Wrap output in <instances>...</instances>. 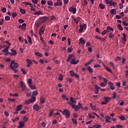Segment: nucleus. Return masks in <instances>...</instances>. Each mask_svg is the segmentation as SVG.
<instances>
[{"label": "nucleus", "mask_w": 128, "mask_h": 128, "mask_svg": "<svg viewBox=\"0 0 128 128\" xmlns=\"http://www.w3.org/2000/svg\"><path fill=\"white\" fill-rule=\"evenodd\" d=\"M11 52H9L8 54H9L11 56H16L17 53L16 50H13L12 49H11Z\"/></svg>", "instance_id": "11"}, {"label": "nucleus", "mask_w": 128, "mask_h": 128, "mask_svg": "<svg viewBox=\"0 0 128 128\" xmlns=\"http://www.w3.org/2000/svg\"><path fill=\"white\" fill-rule=\"evenodd\" d=\"M36 14L38 16H40V14H42V11L38 10L34 13V16H36Z\"/></svg>", "instance_id": "29"}, {"label": "nucleus", "mask_w": 128, "mask_h": 128, "mask_svg": "<svg viewBox=\"0 0 128 128\" xmlns=\"http://www.w3.org/2000/svg\"><path fill=\"white\" fill-rule=\"evenodd\" d=\"M20 84L21 86L22 92H24L26 90V84H24V82L22 81H20Z\"/></svg>", "instance_id": "3"}, {"label": "nucleus", "mask_w": 128, "mask_h": 128, "mask_svg": "<svg viewBox=\"0 0 128 128\" xmlns=\"http://www.w3.org/2000/svg\"><path fill=\"white\" fill-rule=\"evenodd\" d=\"M48 6H52L54 4V3L52 2V1H48Z\"/></svg>", "instance_id": "46"}, {"label": "nucleus", "mask_w": 128, "mask_h": 128, "mask_svg": "<svg viewBox=\"0 0 128 128\" xmlns=\"http://www.w3.org/2000/svg\"><path fill=\"white\" fill-rule=\"evenodd\" d=\"M94 128H102V126L100 124H94Z\"/></svg>", "instance_id": "44"}, {"label": "nucleus", "mask_w": 128, "mask_h": 128, "mask_svg": "<svg viewBox=\"0 0 128 128\" xmlns=\"http://www.w3.org/2000/svg\"><path fill=\"white\" fill-rule=\"evenodd\" d=\"M70 104H76V101L74 100L72 97H71L70 98Z\"/></svg>", "instance_id": "31"}, {"label": "nucleus", "mask_w": 128, "mask_h": 128, "mask_svg": "<svg viewBox=\"0 0 128 128\" xmlns=\"http://www.w3.org/2000/svg\"><path fill=\"white\" fill-rule=\"evenodd\" d=\"M104 100L106 102H110V100H112V98H109V97H104Z\"/></svg>", "instance_id": "17"}, {"label": "nucleus", "mask_w": 128, "mask_h": 128, "mask_svg": "<svg viewBox=\"0 0 128 128\" xmlns=\"http://www.w3.org/2000/svg\"><path fill=\"white\" fill-rule=\"evenodd\" d=\"M74 57V55L72 54H70V55L68 56V58H67L66 61L67 62H70V60H72V58Z\"/></svg>", "instance_id": "20"}, {"label": "nucleus", "mask_w": 128, "mask_h": 128, "mask_svg": "<svg viewBox=\"0 0 128 128\" xmlns=\"http://www.w3.org/2000/svg\"><path fill=\"white\" fill-rule=\"evenodd\" d=\"M69 12H72L74 14H75L76 12V8L71 6L69 8Z\"/></svg>", "instance_id": "5"}, {"label": "nucleus", "mask_w": 128, "mask_h": 128, "mask_svg": "<svg viewBox=\"0 0 128 128\" xmlns=\"http://www.w3.org/2000/svg\"><path fill=\"white\" fill-rule=\"evenodd\" d=\"M12 16L13 18H16V16H18V13L16 12H13L12 14Z\"/></svg>", "instance_id": "40"}, {"label": "nucleus", "mask_w": 128, "mask_h": 128, "mask_svg": "<svg viewBox=\"0 0 128 128\" xmlns=\"http://www.w3.org/2000/svg\"><path fill=\"white\" fill-rule=\"evenodd\" d=\"M26 62H27V66L28 68H30V64H32V62L30 60V59H26Z\"/></svg>", "instance_id": "13"}, {"label": "nucleus", "mask_w": 128, "mask_h": 128, "mask_svg": "<svg viewBox=\"0 0 128 128\" xmlns=\"http://www.w3.org/2000/svg\"><path fill=\"white\" fill-rule=\"evenodd\" d=\"M22 105L20 104V105H18V106H16L15 110H17L20 112V110H22Z\"/></svg>", "instance_id": "15"}, {"label": "nucleus", "mask_w": 128, "mask_h": 128, "mask_svg": "<svg viewBox=\"0 0 128 128\" xmlns=\"http://www.w3.org/2000/svg\"><path fill=\"white\" fill-rule=\"evenodd\" d=\"M63 78H64V76H62V74H60L59 76H58L59 80H62Z\"/></svg>", "instance_id": "35"}, {"label": "nucleus", "mask_w": 128, "mask_h": 128, "mask_svg": "<svg viewBox=\"0 0 128 128\" xmlns=\"http://www.w3.org/2000/svg\"><path fill=\"white\" fill-rule=\"evenodd\" d=\"M46 4V0H41V4Z\"/></svg>", "instance_id": "55"}, {"label": "nucleus", "mask_w": 128, "mask_h": 128, "mask_svg": "<svg viewBox=\"0 0 128 128\" xmlns=\"http://www.w3.org/2000/svg\"><path fill=\"white\" fill-rule=\"evenodd\" d=\"M89 72H91V74H92L94 72V70L92 68V67L90 66H88L87 68Z\"/></svg>", "instance_id": "19"}, {"label": "nucleus", "mask_w": 128, "mask_h": 128, "mask_svg": "<svg viewBox=\"0 0 128 128\" xmlns=\"http://www.w3.org/2000/svg\"><path fill=\"white\" fill-rule=\"evenodd\" d=\"M110 32V31H108V30H104L102 32V36H104V34H108Z\"/></svg>", "instance_id": "32"}, {"label": "nucleus", "mask_w": 128, "mask_h": 128, "mask_svg": "<svg viewBox=\"0 0 128 128\" xmlns=\"http://www.w3.org/2000/svg\"><path fill=\"white\" fill-rule=\"evenodd\" d=\"M10 49V46H6V48H4V50H2V52H6V54L10 53L8 52V50Z\"/></svg>", "instance_id": "14"}, {"label": "nucleus", "mask_w": 128, "mask_h": 128, "mask_svg": "<svg viewBox=\"0 0 128 128\" xmlns=\"http://www.w3.org/2000/svg\"><path fill=\"white\" fill-rule=\"evenodd\" d=\"M104 118L106 119V122H110V120L108 116H105Z\"/></svg>", "instance_id": "38"}, {"label": "nucleus", "mask_w": 128, "mask_h": 128, "mask_svg": "<svg viewBox=\"0 0 128 128\" xmlns=\"http://www.w3.org/2000/svg\"><path fill=\"white\" fill-rule=\"evenodd\" d=\"M44 26H43L40 28V31L39 32V34H40V36H42V34H44Z\"/></svg>", "instance_id": "9"}, {"label": "nucleus", "mask_w": 128, "mask_h": 128, "mask_svg": "<svg viewBox=\"0 0 128 128\" xmlns=\"http://www.w3.org/2000/svg\"><path fill=\"white\" fill-rule=\"evenodd\" d=\"M74 109L75 110L76 112H78L80 110V108H78V106H75V108H74Z\"/></svg>", "instance_id": "58"}, {"label": "nucleus", "mask_w": 128, "mask_h": 128, "mask_svg": "<svg viewBox=\"0 0 128 128\" xmlns=\"http://www.w3.org/2000/svg\"><path fill=\"white\" fill-rule=\"evenodd\" d=\"M118 102H120V106H124V102L122 100H120Z\"/></svg>", "instance_id": "43"}, {"label": "nucleus", "mask_w": 128, "mask_h": 128, "mask_svg": "<svg viewBox=\"0 0 128 128\" xmlns=\"http://www.w3.org/2000/svg\"><path fill=\"white\" fill-rule=\"evenodd\" d=\"M110 12L112 14H116V9H112L110 10Z\"/></svg>", "instance_id": "21"}, {"label": "nucleus", "mask_w": 128, "mask_h": 128, "mask_svg": "<svg viewBox=\"0 0 128 128\" xmlns=\"http://www.w3.org/2000/svg\"><path fill=\"white\" fill-rule=\"evenodd\" d=\"M78 62H80V60H78L76 61V58H72V60L70 61V64H77L78 63Z\"/></svg>", "instance_id": "4"}, {"label": "nucleus", "mask_w": 128, "mask_h": 128, "mask_svg": "<svg viewBox=\"0 0 128 128\" xmlns=\"http://www.w3.org/2000/svg\"><path fill=\"white\" fill-rule=\"evenodd\" d=\"M99 7L100 8H101V10H104V8H106V6H104L102 4H99Z\"/></svg>", "instance_id": "25"}, {"label": "nucleus", "mask_w": 128, "mask_h": 128, "mask_svg": "<svg viewBox=\"0 0 128 128\" xmlns=\"http://www.w3.org/2000/svg\"><path fill=\"white\" fill-rule=\"evenodd\" d=\"M86 41L84 40V38H80L79 40V44H84Z\"/></svg>", "instance_id": "12"}, {"label": "nucleus", "mask_w": 128, "mask_h": 128, "mask_svg": "<svg viewBox=\"0 0 128 128\" xmlns=\"http://www.w3.org/2000/svg\"><path fill=\"white\" fill-rule=\"evenodd\" d=\"M54 110H50V114H49V116H50H50H52V114H54Z\"/></svg>", "instance_id": "47"}, {"label": "nucleus", "mask_w": 128, "mask_h": 128, "mask_svg": "<svg viewBox=\"0 0 128 128\" xmlns=\"http://www.w3.org/2000/svg\"><path fill=\"white\" fill-rule=\"evenodd\" d=\"M105 67V69L106 70H107V72H110L112 74V69L108 67V66H104Z\"/></svg>", "instance_id": "27"}, {"label": "nucleus", "mask_w": 128, "mask_h": 128, "mask_svg": "<svg viewBox=\"0 0 128 128\" xmlns=\"http://www.w3.org/2000/svg\"><path fill=\"white\" fill-rule=\"evenodd\" d=\"M30 100L31 101V102H34L36 100V98L34 96H32L30 99Z\"/></svg>", "instance_id": "18"}, {"label": "nucleus", "mask_w": 128, "mask_h": 128, "mask_svg": "<svg viewBox=\"0 0 128 128\" xmlns=\"http://www.w3.org/2000/svg\"><path fill=\"white\" fill-rule=\"evenodd\" d=\"M122 24H124V26H128V23H126V22L124 21H122Z\"/></svg>", "instance_id": "61"}, {"label": "nucleus", "mask_w": 128, "mask_h": 128, "mask_svg": "<svg viewBox=\"0 0 128 128\" xmlns=\"http://www.w3.org/2000/svg\"><path fill=\"white\" fill-rule=\"evenodd\" d=\"M40 20H42V22H44L48 20V18L46 16L42 17L40 18Z\"/></svg>", "instance_id": "23"}, {"label": "nucleus", "mask_w": 128, "mask_h": 128, "mask_svg": "<svg viewBox=\"0 0 128 128\" xmlns=\"http://www.w3.org/2000/svg\"><path fill=\"white\" fill-rule=\"evenodd\" d=\"M62 114L65 116L66 118H68L70 116V112L68 109H64L63 112H62Z\"/></svg>", "instance_id": "2"}, {"label": "nucleus", "mask_w": 128, "mask_h": 128, "mask_svg": "<svg viewBox=\"0 0 128 128\" xmlns=\"http://www.w3.org/2000/svg\"><path fill=\"white\" fill-rule=\"evenodd\" d=\"M108 84L110 90H114V89L116 88H114V83H112L110 82H108Z\"/></svg>", "instance_id": "6"}, {"label": "nucleus", "mask_w": 128, "mask_h": 128, "mask_svg": "<svg viewBox=\"0 0 128 128\" xmlns=\"http://www.w3.org/2000/svg\"><path fill=\"white\" fill-rule=\"evenodd\" d=\"M106 28L108 30H111L112 32H114V28H112L110 26H108L106 27Z\"/></svg>", "instance_id": "42"}, {"label": "nucleus", "mask_w": 128, "mask_h": 128, "mask_svg": "<svg viewBox=\"0 0 128 128\" xmlns=\"http://www.w3.org/2000/svg\"><path fill=\"white\" fill-rule=\"evenodd\" d=\"M118 28L120 30H123L124 29L122 28V25L120 24H118Z\"/></svg>", "instance_id": "39"}, {"label": "nucleus", "mask_w": 128, "mask_h": 128, "mask_svg": "<svg viewBox=\"0 0 128 128\" xmlns=\"http://www.w3.org/2000/svg\"><path fill=\"white\" fill-rule=\"evenodd\" d=\"M72 120L74 124H78V122L74 118H72Z\"/></svg>", "instance_id": "34"}, {"label": "nucleus", "mask_w": 128, "mask_h": 128, "mask_svg": "<svg viewBox=\"0 0 128 128\" xmlns=\"http://www.w3.org/2000/svg\"><path fill=\"white\" fill-rule=\"evenodd\" d=\"M35 54L37 56H40V58H42V54L38 52H36Z\"/></svg>", "instance_id": "30"}, {"label": "nucleus", "mask_w": 128, "mask_h": 128, "mask_svg": "<svg viewBox=\"0 0 128 128\" xmlns=\"http://www.w3.org/2000/svg\"><path fill=\"white\" fill-rule=\"evenodd\" d=\"M119 6H120V10H122V8H124V4H120Z\"/></svg>", "instance_id": "56"}, {"label": "nucleus", "mask_w": 128, "mask_h": 128, "mask_svg": "<svg viewBox=\"0 0 128 128\" xmlns=\"http://www.w3.org/2000/svg\"><path fill=\"white\" fill-rule=\"evenodd\" d=\"M4 24V18L0 19V26Z\"/></svg>", "instance_id": "60"}, {"label": "nucleus", "mask_w": 128, "mask_h": 128, "mask_svg": "<svg viewBox=\"0 0 128 128\" xmlns=\"http://www.w3.org/2000/svg\"><path fill=\"white\" fill-rule=\"evenodd\" d=\"M24 126V121H20L19 122V126L18 128H23Z\"/></svg>", "instance_id": "10"}, {"label": "nucleus", "mask_w": 128, "mask_h": 128, "mask_svg": "<svg viewBox=\"0 0 128 128\" xmlns=\"http://www.w3.org/2000/svg\"><path fill=\"white\" fill-rule=\"evenodd\" d=\"M109 38H114V34L112 32L109 33Z\"/></svg>", "instance_id": "52"}, {"label": "nucleus", "mask_w": 128, "mask_h": 128, "mask_svg": "<svg viewBox=\"0 0 128 128\" xmlns=\"http://www.w3.org/2000/svg\"><path fill=\"white\" fill-rule=\"evenodd\" d=\"M119 118H120V120H126V118L124 116H119Z\"/></svg>", "instance_id": "45"}, {"label": "nucleus", "mask_w": 128, "mask_h": 128, "mask_svg": "<svg viewBox=\"0 0 128 128\" xmlns=\"http://www.w3.org/2000/svg\"><path fill=\"white\" fill-rule=\"evenodd\" d=\"M80 28L79 29V32L82 33V31L84 30V26L82 24H81L80 26Z\"/></svg>", "instance_id": "24"}, {"label": "nucleus", "mask_w": 128, "mask_h": 128, "mask_svg": "<svg viewBox=\"0 0 128 128\" xmlns=\"http://www.w3.org/2000/svg\"><path fill=\"white\" fill-rule=\"evenodd\" d=\"M122 60V58H120V57L117 56L115 59V62H118V60Z\"/></svg>", "instance_id": "48"}, {"label": "nucleus", "mask_w": 128, "mask_h": 128, "mask_svg": "<svg viewBox=\"0 0 128 128\" xmlns=\"http://www.w3.org/2000/svg\"><path fill=\"white\" fill-rule=\"evenodd\" d=\"M28 82L29 84H32V78L28 79Z\"/></svg>", "instance_id": "54"}, {"label": "nucleus", "mask_w": 128, "mask_h": 128, "mask_svg": "<svg viewBox=\"0 0 128 128\" xmlns=\"http://www.w3.org/2000/svg\"><path fill=\"white\" fill-rule=\"evenodd\" d=\"M94 88H94V94H98V90H100V87L96 84L94 85Z\"/></svg>", "instance_id": "7"}, {"label": "nucleus", "mask_w": 128, "mask_h": 128, "mask_svg": "<svg viewBox=\"0 0 128 128\" xmlns=\"http://www.w3.org/2000/svg\"><path fill=\"white\" fill-rule=\"evenodd\" d=\"M90 106L92 108V110H96V106L94 105L92 103L90 104Z\"/></svg>", "instance_id": "22"}, {"label": "nucleus", "mask_w": 128, "mask_h": 128, "mask_svg": "<svg viewBox=\"0 0 128 128\" xmlns=\"http://www.w3.org/2000/svg\"><path fill=\"white\" fill-rule=\"evenodd\" d=\"M72 52V48H68V52Z\"/></svg>", "instance_id": "62"}, {"label": "nucleus", "mask_w": 128, "mask_h": 128, "mask_svg": "<svg viewBox=\"0 0 128 128\" xmlns=\"http://www.w3.org/2000/svg\"><path fill=\"white\" fill-rule=\"evenodd\" d=\"M100 86H102V88H104L105 86H106V85L104 84V82H102L100 84Z\"/></svg>", "instance_id": "49"}, {"label": "nucleus", "mask_w": 128, "mask_h": 128, "mask_svg": "<svg viewBox=\"0 0 128 128\" xmlns=\"http://www.w3.org/2000/svg\"><path fill=\"white\" fill-rule=\"evenodd\" d=\"M18 22H21V24H24V20L22 19V18H20L18 20Z\"/></svg>", "instance_id": "51"}, {"label": "nucleus", "mask_w": 128, "mask_h": 128, "mask_svg": "<svg viewBox=\"0 0 128 128\" xmlns=\"http://www.w3.org/2000/svg\"><path fill=\"white\" fill-rule=\"evenodd\" d=\"M28 118L24 116L23 117V120H24V122H28Z\"/></svg>", "instance_id": "36"}, {"label": "nucleus", "mask_w": 128, "mask_h": 128, "mask_svg": "<svg viewBox=\"0 0 128 128\" xmlns=\"http://www.w3.org/2000/svg\"><path fill=\"white\" fill-rule=\"evenodd\" d=\"M28 42H30V44H32V38L30 36H28Z\"/></svg>", "instance_id": "37"}, {"label": "nucleus", "mask_w": 128, "mask_h": 128, "mask_svg": "<svg viewBox=\"0 0 128 128\" xmlns=\"http://www.w3.org/2000/svg\"><path fill=\"white\" fill-rule=\"evenodd\" d=\"M33 96H38V91H34L32 92Z\"/></svg>", "instance_id": "53"}, {"label": "nucleus", "mask_w": 128, "mask_h": 128, "mask_svg": "<svg viewBox=\"0 0 128 128\" xmlns=\"http://www.w3.org/2000/svg\"><path fill=\"white\" fill-rule=\"evenodd\" d=\"M18 66V62H15L14 61H12L10 64V67L12 70L14 72L16 73L18 72V70L16 69V68Z\"/></svg>", "instance_id": "1"}, {"label": "nucleus", "mask_w": 128, "mask_h": 128, "mask_svg": "<svg viewBox=\"0 0 128 128\" xmlns=\"http://www.w3.org/2000/svg\"><path fill=\"white\" fill-rule=\"evenodd\" d=\"M123 38H122V40L123 42H126V36H128V35L126 34V33H124L122 34Z\"/></svg>", "instance_id": "16"}, {"label": "nucleus", "mask_w": 128, "mask_h": 128, "mask_svg": "<svg viewBox=\"0 0 128 128\" xmlns=\"http://www.w3.org/2000/svg\"><path fill=\"white\" fill-rule=\"evenodd\" d=\"M33 108L34 110H36V112H38L39 110H40V106L35 104L33 106Z\"/></svg>", "instance_id": "8"}, {"label": "nucleus", "mask_w": 128, "mask_h": 128, "mask_svg": "<svg viewBox=\"0 0 128 128\" xmlns=\"http://www.w3.org/2000/svg\"><path fill=\"white\" fill-rule=\"evenodd\" d=\"M116 128H124V126H122V125H120V124H116Z\"/></svg>", "instance_id": "57"}, {"label": "nucleus", "mask_w": 128, "mask_h": 128, "mask_svg": "<svg viewBox=\"0 0 128 128\" xmlns=\"http://www.w3.org/2000/svg\"><path fill=\"white\" fill-rule=\"evenodd\" d=\"M2 12L4 13L6 12V8H2Z\"/></svg>", "instance_id": "64"}, {"label": "nucleus", "mask_w": 128, "mask_h": 128, "mask_svg": "<svg viewBox=\"0 0 128 128\" xmlns=\"http://www.w3.org/2000/svg\"><path fill=\"white\" fill-rule=\"evenodd\" d=\"M25 104H32V102L30 99L29 100H26L25 101Z\"/></svg>", "instance_id": "33"}, {"label": "nucleus", "mask_w": 128, "mask_h": 128, "mask_svg": "<svg viewBox=\"0 0 128 128\" xmlns=\"http://www.w3.org/2000/svg\"><path fill=\"white\" fill-rule=\"evenodd\" d=\"M54 6H62V2H55Z\"/></svg>", "instance_id": "28"}, {"label": "nucleus", "mask_w": 128, "mask_h": 128, "mask_svg": "<svg viewBox=\"0 0 128 128\" xmlns=\"http://www.w3.org/2000/svg\"><path fill=\"white\" fill-rule=\"evenodd\" d=\"M70 76H74V74H76V73H74V72L72 71V70H70Z\"/></svg>", "instance_id": "50"}, {"label": "nucleus", "mask_w": 128, "mask_h": 128, "mask_svg": "<svg viewBox=\"0 0 128 128\" xmlns=\"http://www.w3.org/2000/svg\"><path fill=\"white\" fill-rule=\"evenodd\" d=\"M4 114H5L6 116H10L8 112L6 111H4Z\"/></svg>", "instance_id": "63"}, {"label": "nucleus", "mask_w": 128, "mask_h": 128, "mask_svg": "<svg viewBox=\"0 0 128 128\" xmlns=\"http://www.w3.org/2000/svg\"><path fill=\"white\" fill-rule=\"evenodd\" d=\"M5 20H10V18L9 16H5Z\"/></svg>", "instance_id": "59"}, {"label": "nucleus", "mask_w": 128, "mask_h": 128, "mask_svg": "<svg viewBox=\"0 0 128 128\" xmlns=\"http://www.w3.org/2000/svg\"><path fill=\"white\" fill-rule=\"evenodd\" d=\"M20 12L21 14H26V10L22 8H20Z\"/></svg>", "instance_id": "41"}, {"label": "nucleus", "mask_w": 128, "mask_h": 128, "mask_svg": "<svg viewBox=\"0 0 128 128\" xmlns=\"http://www.w3.org/2000/svg\"><path fill=\"white\" fill-rule=\"evenodd\" d=\"M40 102H41L42 104H44V102H45L44 98L43 96H42L40 98Z\"/></svg>", "instance_id": "26"}]
</instances>
